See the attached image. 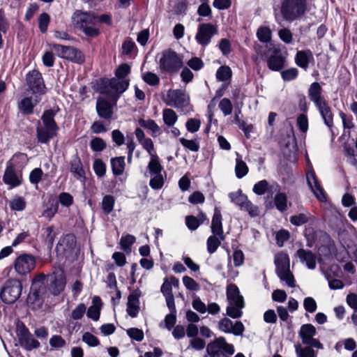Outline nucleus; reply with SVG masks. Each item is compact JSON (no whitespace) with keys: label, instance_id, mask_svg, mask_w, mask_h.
<instances>
[{"label":"nucleus","instance_id":"1","mask_svg":"<svg viewBox=\"0 0 357 357\" xmlns=\"http://www.w3.org/2000/svg\"><path fill=\"white\" fill-rule=\"evenodd\" d=\"M27 162V155L23 153H15L7 162L2 179L5 184L10 186V189L22 183V170Z\"/></svg>","mask_w":357,"mask_h":357},{"label":"nucleus","instance_id":"2","mask_svg":"<svg viewBox=\"0 0 357 357\" xmlns=\"http://www.w3.org/2000/svg\"><path fill=\"white\" fill-rule=\"evenodd\" d=\"M323 89L318 82L312 83L307 90V95L310 100L314 104L321 116L324 123L333 133V114L328 102L322 94Z\"/></svg>","mask_w":357,"mask_h":357},{"label":"nucleus","instance_id":"3","mask_svg":"<svg viewBox=\"0 0 357 357\" xmlns=\"http://www.w3.org/2000/svg\"><path fill=\"white\" fill-rule=\"evenodd\" d=\"M55 114L54 110L47 109L41 116L42 123L38 121L36 137L38 142L47 144L57 135L59 128L54 121Z\"/></svg>","mask_w":357,"mask_h":357},{"label":"nucleus","instance_id":"4","mask_svg":"<svg viewBox=\"0 0 357 357\" xmlns=\"http://www.w3.org/2000/svg\"><path fill=\"white\" fill-rule=\"evenodd\" d=\"M307 9V0H282L280 6L282 18L289 22L301 19Z\"/></svg>","mask_w":357,"mask_h":357},{"label":"nucleus","instance_id":"5","mask_svg":"<svg viewBox=\"0 0 357 357\" xmlns=\"http://www.w3.org/2000/svg\"><path fill=\"white\" fill-rule=\"evenodd\" d=\"M73 20L75 26L82 30L86 36L96 37L100 33L99 29L95 26L98 23V16L95 13L76 10Z\"/></svg>","mask_w":357,"mask_h":357},{"label":"nucleus","instance_id":"6","mask_svg":"<svg viewBox=\"0 0 357 357\" xmlns=\"http://www.w3.org/2000/svg\"><path fill=\"white\" fill-rule=\"evenodd\" d=\"M157 57L158 68L161 73L174 74L183 67L182 59L170 48L163 50Z\"/></svg>","mask_w":357,"mask_h":357},{"label":"nucleus","instance_id":"7","mask_svg":"<svg viewBox=\"0 0 357 357\" xmlns=\"http://www.w3.org/2000/svg\"><path fill=\"white\" fill-rule=\"evenodd\" d=\"M129 81L119 78L107 79L102 81L99 91L108 98L116 105L120 95L128 87Z\"/></svg>","mask_w":357,"mask_h":357},{"label":"nucleus","instance_id":"8","mask_svg":"<svg viewBox=\"0 0 357 357\" xmlns=\"http://www.w3.org/2000/svg\"><path fill=\"white\" fill-rule=\"evenodd\" d=\"M22 291V284L19 280H7L0 288V306L15 303Z\"/></svg>","mask_w":357,"mask_h":357},{"label":"nucleus","instance_id":"9","mask_svg":"<svg viewBox=\"0 0 357 357\" xmlns=\"http://www.w3.org/2000/svg\"><path fill=\"white\" fill-rule=\"evenodd\" d=\"M45 275H40L33 280L29 294L27 296V303L33 309L40 308L44 302L47 294V287L45 286Z\"/></svg>","mask_w":357,"mask_h":357},{"label":"nucleus","instance_id":"10","mask_svg":"<svg viewBox=\"0 0 357 357\" xmlns=\"http://www.w3.org/2000/svg\"><path fill=\"white\" fill-rule=\"evenodd\" d=\"M275 272L281 281L285 282L290 287H295L294 275L290 271L289 257L284 252H280L275 257Z\"/></svg>","mask_w":357,"mask_h":357},{"label":"nucleus","instance_id":"11","mask_svg":"<svg viewBox=\"0 0 357 357\" xmlns=\"http://www.w3.org/2000/svg\"><path fill=\"white\" fill-rule=\"evenodd\" d=\"M233 344L227 342L224 337H219L206 346V353L210 357H229L234 353Z\"/></svg>","mask_w":357,"mask_h":357},{"label":"nucleus","instance_id":"12","mask_svg":"<svg viewBox=\"0 0 357 357\" xmlns=\"http://www.w3.org/2000/svg\"><path fill=\"white\" fill-rule=\"evenodd\" d=\"M45 277V281L47 283V291H48L52 295L58 296L64 290L66 285V278L62 269H56Z\"/></svg>","mask_w":357,"mask_h":357},{"label":"nucleus","instance_id":"13","mask_svg":"<svg viewBox=\"0 0 357 357\" xmlns=\"http://www.w3.org/2000/svg\"><path fill=\"white\" fill-rule=\"evenodd\" d=\"M50 47L56 55L62 59L77 63H82L84 61L82 52L73 47L59 44H52Z\"/></svg>","mask_w":357,"mask_h":357},{"label":"nucleus","instance_id":"14","mask_svg":"<svg viewBox=\"0 0 357 357\" xmlns=\"http://www.w3.org/2000/svg\"><path fill=\"white\" fill-rule=\"evenodd\" d=\"M317 334L315 327L310 324H305L301 326L298 335L301 337L303 344L313 347L318 349H322L324 345L317 339L314 338Z\"/></svg>","mask_w":357,"mask_h":357},{"label":"nucleus","instance_id":"15","mask_svg":"<svg viewBox=\"0 0 357 357\" xmlns=\"http://www.w3.org/2000/svg\"><path fill=\"white\" fill-rule=\"evenodd\" d=\"M229 196L232 202L238 206L241 210L247 211L251 217L259 215L258 207L254 205L241 191L231 192Z\"/></svg>","mask_w":357,"mask_h":357},{"label":"nucleus","instance_id":"16","mask_svg":"<svg viewBox=\"0 0 357 357\" xmlns=\"http://www.w3.org/2000/svg\"><path fill=\"white\" fill-rule=\"evenodd\" d=\"M28 89L33 94L42 95L45 93L46 87L42 74L38 70H32L26 75V77Z\"/></svg>","mask_w":357,"mask_h":357},{"label":"nucleus","instance_id":"17","mask_svg":"<svg viewBox=\"0 0 357 357\" xmlns=\"http://www.w3.org/2000/svg\"><path fill=\"white\" fill-rule=\"evenodd\" d=\"M217 33L216 26L211 23H203L198 26L195 39L199 45L206 46L211 43L212 37Z\"/></svg>","mask_w":357,"mask_h":357},{"label":"nucleus","instance_id":"18","mask_svg":"<svg viewBox=\"0 0 357 357\" xmlns=\"http://www.w3.org/2000/svg\"><path fill=\"white\" fill-rule=\"evenodd\" d=\"M17 337L22 347L27 351H31L40 347V342L33 337L29 329L22 323L17 328Z\"/></svg>","mask_w":357,"mask_h":357},{"label":"nucleus","instance_id":"19","mask_svg":"<svg viewBox=\"0 0 357 357\" xmlns=\"http://www.w3.org/2000/svg\"><path fill=\"white\" fill-rule=\"evenodd\" d=\"M36 261L33 256L23 254L19 256L15 261V269L20 275H26L35 268Z\"/></svg>","mask_w":357,"mask_h":357},{"label":"nucleus","instance_id":"20","mask_svg":"<svg viewBox=\"0 0 357 357\" xmlns=\"http://www.w3.org/2000/svg\"><path fill=\"white\" fill-rule=\"evenodd\" d=\"M218 328L225 333H232L236 336L242 335L245 331L244 325L241 321H236L234 323L229 318L226 317L220 320Z\"/></svg>","mask_w":357,"mask_h":357},{"label":"nucleus","instance_id":"21","mask_svg":"<svg viewBox=\"0 0 357 357\" xmlns=\"http://www.w3.org/2000/svg\"><path fill=\"white\" fill-rule=\"evenodd\" d=\"M307 184L314 196L321 202H325L326 197L314 170L311 168L306 174Z\"/></svg>","mask_w":357,"mask_h":357},{"label":"nucleus","instance_id":"22","mask_svg":"<svg viewBox=\"0 0 357 357\" xmlns=\"http://www.w3.org/2000/svg\"><path fill=\"white\" fill-rule=\"evenodd\" d=\"M115 105L106 100L104 98H97L96 109L99 117L109 120L114 114L113 107Z\"/></svg>","mask_w":357,"mask_h":357},{"label":"nucleus","instance_id":"23","mask_svg":"<svg viewBox=\"0 0 357 357\" xmlns=\"http://www.w3.org/2000/svg\"><path fill=\"white\" fill-rule=\"evenodd\" d=\"M222 220L220 209L218 207H215L211 221V232L213 234L217 235L222 241H224L225 236L223 231Z\"/></svg>","mask_w":357,"mask_h":357},{"label":"nucleus","instance_id":"24","mask_svg":"<svg viewBox=\"0 0 357 357\" xmlns=\"http://www.w3.org/2000/svg\"><path fill=\"white\" fill-rule=\"evenodd\" d=\"M285 58L282 55L279 49L273 50V54L267 59L269 69L273 71H280L284 66Z\"/></svg>","mask_w":357,"mask_h":357},{"label":"nucleus","instance_id":"25","mask_svg":"<svg viewBox=\"0 0 357 357\" xmlns=\"http://www.w3.org/2000/svg\"><path fill=\"white\" fill-rule=\"evenodd\" d=\"M295 257H298L301 263H305L309 269L313 270L316 268V255L311 250L300 248L296 251Z\"/></svg>","mask_w":357,"mask_h":357},{"label":"nucleus","instance_id":"26","mask_svg":"<svg viewBox=\"0 0 357 357\" xmlns=\"http://www.w3.org/2000/svg\"><path fill=\"white\" fill-rule=\"evenodd\" d=\"M70 172L73 176L79 181H84L86 178L83 165L77 153L72 157L70 162Z\"/></svg>","mask_w":357,"mask_h":357},{"label":"nucleus","instance_id":"27","mask_svg":"<svg viewBox=\"0 0 357 357\" xmlns=\"http://www.w3.org/2000/svg\"><path fill=\"white\" fill-rule=\"evenodd\" d=\"M169 102L167 105L176 108H182L188 104L185 94L179 91L174 90L168 93Z\"/></svg>","mask_w":357,"mask_h":357},{"label":"nucleus","instance_id":"28","mask_svg":"<svg viewBox=\"0 0 357 357\" xmlns=\"http://www.w3.org/2000/svg\"><path fill=\"white\" fill-rule=\"evenodd\" d=\"M139 293L138 291H135L130 294L128 298L127 303V313L131 317H136L139 310Z\"/></svg>","mask_w":357,"mask_h":357},{"label":"nucleus","instance_id":"29","mask_svg":"<svg viewBox=\"0 0 357 357\" xmlns=\"http://www.w3.org/2000/svg\"><path fill=\"white\" fill-rule=\"evenodd\" d=\"M314 60L312 52L309 50L297 52L295 57L296 63L301 68L306 70L311 61Z\"/></svg>","mask_w":357,"mask_h":357},{"label":"nucleus","instance_id":"30","mask_svg":"<svg viewBox=\"0 0 357 357\" xmlns=\"http://www.w3.org/2000/svg\"><path fill=\"white\" fill-rule=\"evenodd\" d=\"M227 298L229 303L231 305L244 303L243 296L240 295L238 288L234 284H229L227 287Z\"/></svg>","mask_w":357,"mask_h":357},{"label":"nucleus","instance_id":"31","mask_svg":"<svg viewBox=\"0 0 357 357\" xmlns=\"http://www.w3.org/2000/svg\"><path fill=\"white\" fill-rule=\"evenodd\" d=\"M271 188H274L275 191H280V186L277 184L272 185ZM274 202L278 211L281 212L287 211V197L285 193L278 192L274 197Z\"/></svg>","mask_w":357,"mask_h":357},{"label":"nucleus","instance_id":"32","mask_svg":"<svg viewBox=\"0 0 357 357\" xmlns=\"http://www.w3.org/2000/svg\"><path fill=\"white\" fill-rule=\"evenodd\" d=\"M110 162H111V167H112V173L114 174V175H115V176L122 175L124 172V169H125V166H126L125 157L119 156V157L113 158L111 159Z\"/></svg>","mask_w":357,"mask_h":357},{"label":"nucleus","instance_id":"33","mask_svg":"<svg viewBox=\"0 0 357 357\" xmlns=\"http://www.w3.org/2000/svg\"><path fill=\"white\" fill-rule=\"evenodd\" d=\"M19 110L24 115H29L33 113L35 104L33 103L31 98L25 97L18 102Z\"/></svg>","mask_w":357,"mask_h":357},{"label":"nucleus","instance_id":"34","mask_svg":"<svg viewBox=\"0 0 357 357\" xmlns=\"http://www.w3.org/2000/svg\"><path fill=\"white\" fill-rule=\"evenodd\" d=\"M138 122L141 127L151 130L152 132L151 135L153 137H156L159 134L160 127L154 120L150 119L147 120L140 119Z\"/></svg>","mask_w":357,"mask_h":357},{"label":"nucleus","instance_id":"35","mask_svg":"<svg viewBox=\"0 0 357 357\" xmlns=\"http://www.w3.org/2000/svg\"><path fill=\"white\" fill-rule=\"evenodd\" d=\"M147 168L151 176L161 174L163 167L160 163L158 155H152V157H151Z\"/></svg>","mask_w":357,"mask_h":357},{"label":"nucleus","instance_id":"36","mask_svg":"<svg viewBox=\"0 0 357 357\" xmlns=\"http://www.w3.org/2000/svg\"><path fill=\"white\" fill-rule=\"evenodd\" d=\"M243 307L244 303H236V305H231L229 303L226 310L227 315L233 319L240 318L243 314L242 309Z\"/></svg>","mask_w":357,"mask_h":357},{"label":"nucleus","instance_id":"37","mask_svg":"<svg viewBox=\"0 0 357 357\" xmlns=\"http://www.w3.org/2000/svg\"><path fill=\"white\" fill-rule=\"evenodd\" d=\"M59 208V202L57 200H49L46 209L43 212V216L51 220L56 213Z\"/></svg>","mask_w":357,"mask_h":357},{"label":"nucleus","instance_id":"38","mask_svg":"<svg viewBox=\"0 0 357 357\" xmlns=\"http://www.w3.org/2000/svg\"><path fill=\"white\" fill-rule=\"evenodd\" d=\"M25 199L22 197L15 195L10 202L9 206L11 210L22 211L26 207Z\"/></svg>","mask_w":357,"mask_h":357},{"label":"nucleus","instance_id":"39","mask_svg":"<svg viewBox=\"0 0 357 357\" xmlns=\"http://www.w3.org/2000/svg\"><path fill=\"white\" fill-rule=\"evenodd\" d=\"M115 199L113 196L107 195L103 197L101 207L103 213L106 215L109 214L114 209Z\"/></svg>","mask_w":357,"mask_h":357},{"label":"nucleus","instance_id":"40","mask_svg":"<svg viewBox=\"0 0 357 357\" xmlns=\"http://www.w3.org/2000/svg\"><path fill=\"white\" fill-rule=\"evenodd\" d=\"M164 123L168 126H173L177 121L178 116L172 109H165L162 112Z\"/></svg>","mask_w":357,"mask_h":357},{"label":"nucleus","instance_id":"41","mask_svg":"<svg viewBox=\"0 0 357 357\" xmlns=\"http://www.w3.org/2000/svg\"><path fill=\"white\" fill-rule=\"evenodd\" d=\"M311 346L301 347L300 344L295 347V351L297 357H317V353Z\"/></svg>","mask_w":357,"mask_h":357},{"label":"nucleus","instance_id":"42","mask_svg":"<svg viewBox=\"0 0 357 357\" xmlns=\"http://www.w3.org/2000/svg\"><path fill=\"white\" fill-rule=\"evenodd\" d=\"M275 48L273 47L271 44L265 43L264 45H256L255 46V52L257 54L260 55L261 57L268 58L271 54H273V50Z\"/></svg>","mask_w":357,"mask_h":357},{"label":"nucleus","instance_id":"43","mask_svg":"<svg viewBox=\"0 0 357 357\" xmlns=\"http://www.w3.org/2000/svg\"><path fill=\"white\" fill-rule=\"evenodd\" d=\"M221 239L217 235L210 236L206 241L207 251L210 254L214 253L221 244Z\"/></svg>","mask_w":357,"mask_h":357},{"label":"nucleus","instance_id":"44","mask_svg":"<svg viewBox=\"0 0 357 357\" xmlns=\"http://www.w3.org/2000/svg\"><path fill=\"white\" fill-rule=\"evenodd\" d=\"M248 172V167L246 163L241 158H237L236 160L235 173L238 178L245 176Z\"/></svg>","mask_w":357,"mask_h":357},{"label":"nucleus","instance_id":"45","mask_svg":"<svg viewBox=\"0 0 357 357\" xmlns=\"http://www.w3.org/2000/svg\"><path fill=\"white\" fill-rule=\"evenodd\" d=\"M232 72L231 68L227 66H220L216 72V78L219 81H227L231 77Z\"/></svg>","mask_w":357,"mask_h":357},{"label":"nucleus","instance_id":"46","mask_svg":"<svg viewBox=\"0 0 357 357\" xmlns=\"http://www.w3.org/2000/svg\"><path fill=\"white\" fill-rule=\"evenodd\" d=\"M258 39L264 43H268L271 39V31L267 26H261L257 31Z\"/></svg>","mask_w":357,"mask_h":357},{"label":"nucleus","instance_id":"47","mask_svg":"<svg viewBox=\"0 0 357 357\" xmlns=\"http://www.w3.org/2000/svg\"><path fill=\"white\" fill-rule=\"evenodd\" d=\"M66 245L68 249H73L76 245V238L73 234H68L61 238L56 245V249L59 245Z\"/></svg>","mask_w":357,"mask_h":357},{"label":"nucleus","instance_id":"48","mask_svg":"<svg viewBox=\"0 0 357 357\" xmlns=\"http://www.w3.org/2000/svg\"><path fill=\"white\" fill-rule=\"evenodd\" d=\"M310 213H299L290 217V222L296 226H301L309 220Z\"/></svg>","mask_w":357,"mask_h":357},{"label":"nucleus","instance_id":"49","mask_svg":"<svg viewBox=\"0 0 357 357\" xmlns=\"http://www.w3.org/2000/svg\"><path fill=\"white\" fill-rule=\"evenodd\" d=\"M106 142L100 137H93L90 142V147L93 151H102L106 148Z\"/></svg>","mask_w":357,"mask_h":357},{"label":"nucleus","instance_id":"50","mask_svg":"<svg viewBox=\"0 0 357 357\" xmlns=\"http://www.w3.org/2000/svg\"><path fill=\"white\" fill-rule=\"evenodd\" d=\"M93 168L94 172L98 177H102L106 173V165L100 159H96L93 162Z\"/></svg>","mask_w":357,"mask_h":357},{"label":"nucleus","instance_id":"51","mask_svg":"<svg viewBox=\"0 0 357 357\" xmlns=\"http://www.w3.org/2000/svg\"><path fill=\"white\" fill-rule=\"evenodd\" d=\"M179 142L186 149L191 151L197 152L199 150V144L196 139H186L185 138H180Z\"/></svg>","mask_w":357,"mask_h":357},{"label":"nucleus","instance_id":"52","mask_svg":"<svg viewBox=\"0 0 357 357\" xmlns=\"http://www.w3.org/2000/svg\"><path fill=\"white\" fill-rule=\"evenodd\" d=\"M149 181V185L154 190L161 189L164 185V178L162 174H155L153 176Z\"/></svg>","mask_w":357,"mask_h":357},{"label":"nucleus","instance_id":"53","mask_svg":"<svg viewBox=\"0 0 357 357\" xmlns=\"http://www.w3.org/2000/svg\"><path fill=\"white\" fill-rule=\"evenodd\" d=\"M135 242V237L130 234L122 236L120 241L121 249L128 251L130 249L131 245Z\"/></svg>","mask_w":357,"mask_h":357},{"label":"nucleus","instance_id":"54","mask_svg":"<svg viewBox=\"0 0 357 357\" xmlns=\"http://www.w3.org/2000/svg\"><path fill=\"white\" fill-rule=\"evenodd\" d=\"M143 80L150 86H156L160 82L159 77L151 72H147L143 75Z\"/></svg>","mask_w":357,"mask_h":357},{"label":"nucleus","instance_id":"55","mask_svg":"<svg viewBox=\"0 0 357 357\" xmlns=\"http://www.w3.org/2000/svg\"><path fill=\"white\" fill-rule=\"evenodd\" d=\"M219 108L225 116H228L232 112V104L229 99L226 98L220 100L219 103Z\"/></svg>","mask_w":357,"mask_h":357},{"label":"nucleus","instance_id":"56","mask_svg":"<svg viewBox=\"0 0 357 357\" xmlns=\"http://www.w3.org/2000/svg\"><path fill=\"white\" fill-rule=\"evenodd\" d=\"M298 71L296 68H291L281 72V76L284 81H291L296 79Z\"/></svg>","mask_w":357,"mask_h":357},{"label":"nucleus","instance_id":"57","mask_svg":"<svg viewBox=\"0 0 357 357\" xmlns=\"http://www.w3.org/2000/svg\"><path fill=\"white\" fill-rule=\"evenodd\" d=\"M50 23V16L47 13H43L40 14L38 19V26L42 33H45Z\"/></svg>","mask_w":357,"mask_h":357},{"label":"nucleus","instance_id":"58","mask_svg":"<svg viewBox=\"0 0 357 357\" xmlns=\"http://www.w3.org/2000/svg\"><path fill=\"white\" fill-rule=\"evenodd\" d=\"M46 237L45 243L50 249H52L56 234L54 231L53 227H49L45 229Z\"/></svg>","mask_w":357,"mask_h":357},{"label":"nucleus","instance_id":"59","mask_svg":"<svg viewBox=\"0 0 357 357\" xmlns=\"http://www.w3.org/2000/svg\"><path fill=\"white\" fill-rule=\"evenodd\" d=\"M303 307L307 312L313 313L317 310V305L313 298L307 297L303 301Z\"/></svg>","mask_w":357,"mask_h":357},{"label":"nucleus","instance_id":"60","mask_svg":"<svg viewBox=\"0 0 357 357\" xmlns=\"http://www.w3.org/2000/svg\"><path fill=\"white\" fill-rule=\"evenodd\" d=\"M130 73V67L127 63H123L119 66L116 69L115 75L117 78L121 79H125V77Z\"/></svg>","mask_w":357,"mask_h":357},{"label":"nucleus","instance_id":"61","mask_svg":"<svg viewBox=\"0 0 357 357\" xmlns=\"http://www.w3.org/2000/svg\"><path fill=\"white\" fill-rule=\"evenodd\" d=\"M128 335L138 342L144 339V333L141 329L137 328H131L127 330Z\"/></svg>","mask_w":357,"mask_h":357},{"label":"nucleus","instance_id":"62","mask_svg":"<svg viewBox=\"0 0 357 357\" xmlns=\"http://www.w3.org/2000/svg\"><path fill=\"white\" fill-rule=\"evenodd\" d=\"M82 340L90 347H96L100 344L98 339L89 332L84 333Z\"/></svg>","mask_w":357,"mask_h":357},{"label":"nucleus","instance_id":"63","mask_svg":"<svg viewBox=\"0 0 357 357\" xmlns=\"http://www.w3.org/2000/svg\"><path fill=\"white\" fill-rule=\"evenodd\" d=\"M268 182L266 180H261L255 184L253 187V192L258 195H264L268 190Z\"/></svg>","mask_w":357,"mask_h":357},{"label":"nucleus","instance_id":"64","mask_svg":"<svg viewBox=\"0 0 357 357\" xmlns=\"http://www.w3.org/2000/svg\"><path fill=\"white\" fill-rule=\"evenodd\" d=\"M201 121L196 119H190L187 121L185 126L188 131L193 133L199 130Z\"/></svg>","mask_w":357,"mask_h":357}]
</instances>
